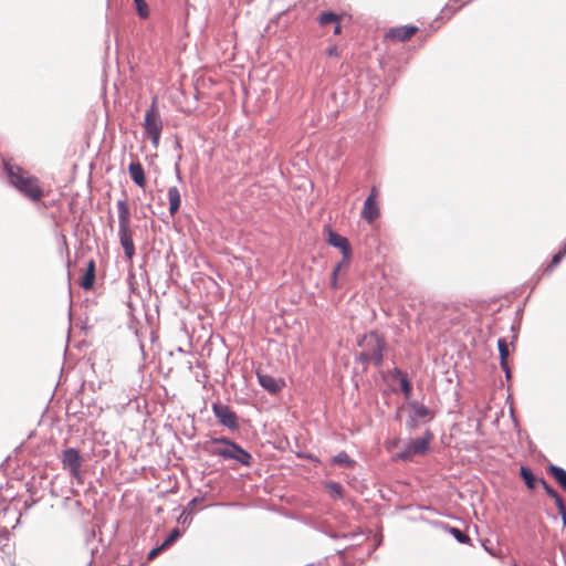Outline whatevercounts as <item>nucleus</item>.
Instances as JSON below:
<instances>
[{
    "mask_svg": "<svg viewBox=\"0 0 566 566\" xmlns=\"http://www.w3.org/2000/svg\"><path fill=\"white\" fill-rule=\"evenodd\" d=\"M328 489L331 490V492L336 495V496H342V493H343V486L337 483V482H331L328 484Z\"/></svg>",
    "mask_w": 566,
    "mask_h": 566,
    "instance_id": "cd10ccee",
    "label": "nucleus"
},
{
    "mask_svg": "<svg viewBox=\"0 0 566 566\" xmlns=\"http://www.w3.org/2000/svg\"><path fill=\"white\" fill-rule=\"evenodd\" d=\"M167 198L169 202V212L171 216H175L179 209L181 203V193L178 187L171 186L167 190Z\"/></svg>",
    "mask_w": 566,
    "mask_h": 566,
    "instance_id": "4468645a",
    "label": "nucleus"
},
{
    "mask_svg": "<svg viewBox=\"0 0 566 566\" xmlns=\"http://www.w3.org/2000/svg\"><path fill=\"white\" fill-rule=\"evenodd\" d=\"M497 348L500 354V365L506 368V360L509 357V346L504 338L497 339Z\"/></svg>",
    "mask_w": 566,
    "mask_h": 566,
    "instance_id": "412c9836",
    "label": "nucleus"
},
{
    "mask_svg": "<svg viewBox=\"0 0 566 566\" xmlns=\"http://www.w3.org/2000/svg\"><path fill=\"white\" fill-rule=\"evenodd\" d=\"M134 4L139 18L147 19L149 17V8L145 0H134Z\"/></svg>",
    "mask_w": 566,
    "mask_h": 566,
    "instance_id": "5701e85b",
    "label": "nucleus"
},
{
    "mask_svg": "<svg viewBox=\"0 0 566 566\" xmlns=\"http://www.w3.org/2000/svg\"><path fill=\"white\" fill-rule=\"evenodd\" d=\"M128 171L133 181L144 188L146 186V177L144 167L139 161H133L129 164Z\"/></svg>",
    "mask_w": 566,
    "mask_h": 566,
    "instance_id": "ddd939ff",
    "label": "nucleus"
},
{
    "mask_svg": "<svg viewBox=\"0 0 566 566\" xmlns=\"http://www.w3.org/2000/svg\"><path fill=\"white\" fill-rule=\"evenodd\" d=\"M501 368L503 369V371L505 373L506 378L509 379L511 377V373H510L509 366L506 365V368L505 367H501Z\"/></svg>",
    "mask_w": 566,
    "mask_h": 566,
    "instance_id": "c9c22d12",
    "label": "nucleus"
},
{
    "mask_svg": "<svg viewBox=\"0 0 566 566\" xmlns=\"http://www.w3.org/2000/svg\"><path fill=\"white\" fill-rule=\"evenodd\" d=\"M357 360L361 363H369L371 361V357L363 349V352L357 356Z\"/></svg>",
    "mask_w": 566,
    "mask_h": 566,
    "instance_id": "72a5a7b5",
    "label": "nucleus"
},
{
    "mask_svg": "<svg viewBox=\"0 0 566 566\" xmlns=\"http://www.w3.org/2000/svg\"><path fill=\"white\" fill-rule=\"evenodd\" d=\"M346 262H347V260H345V259L343 258V261H342V262H339L338 264H340V268H342V266H344V264H345Z\"/></svg>",
    "mask_w": 566,
    "mask_h": 566,
    "instance_id": "e433bc0d",
    "label": "nucleus"
},
{
    "mask_svg": "<svg viewBox=\"0 0 566 566\" xmlns=\"http://www.w3.org/2000/svg\"><path fill=\"white\" fill-rule=\"evenodd\" d=\"M167 547L164 546V544L153 548L149 553H148V556H147V559L148 560H153L155 559L161 552H164Z\"/></svg>",
    "mask_w": 566,
    "mask_h": 566,
    "instance_id": "bb28decb",
    "label": "nucleus"
},
{
    "mask_svg": "<svg viewBox=\"0 0 566 566\" xmlns=\"http://www.w3.org/2000/svg\"><path fill=\"white\" fill-rule=\"evenodd\" d=\"M256 377L259 385L271 394L279 392L285 386V382L282 378H275L261 371H256Z\"/></svg>",
    "mask_w": 566,
    "mask_h": 566,
    "instance_id": "1a4fd4ad",
    "label": "nucleus"
},
{
    "mask_svg": "<svg viewBox=\"0 0 566 566\" xmlns=\"http://www.w3.org/2000/svg\"><path fill=\"white\" fill-rule=\"evenodd\" d=\"M62 464L63 468L69 470L70 475L76 479L78 482H82V472L81 467L83 459L78 452V450L74 448H67L62 453Z\"/></svg>",
    "mask_w": 566,
    "mask_h": 566,
    "instance_id": "423d86ee",
    "label": "nucleus"
},
{
    "mask_svg": "<svg viewBox=\"0 0 566 566\" xmlns=\"http://www.w3.org/2000/svg\"><path fill=\"white\" fill-rule=\"evenodd\" d=\"M358 345L363 347L364 350L371 357V361L380 367L384 361V353L387 348V344L385 338L373 331L368 334H365L361 339L358 342Z\"/></svg>",
    "mask_w": 566,
    "mask_h": 566,
    "instance_id": "20e7f679",
    "label": "nucleus"
},
{
    "mask_svg": "<svg viewBox=\"0 0 566 566\" xmlns=\"http://www.w3.org/2000/svg\"><path fill=\"white\" fill-rule=\"evenodd\" d=\"M339 270H340V264H336L332 272L331 284L334 289L337 287V276H338Z\"/></svg>",
    "mask_w": 566,
    "mask_h": 566,
    "instance_id": "7c9ffc66",
    "label": "nucleus"
},
{
    "mask_svg": "<svg viewBox=\"0 0 566 566\" xmlns=\"http://www.w3.org/2000/svg\"><path fill=\"white\" fill-rule=\"evenodd\" d=\"M449 532L461 544H467L470 542V537L457 527H450Z\"/></svg>",
    "mask_w": 566,
    "mask_h": 566,
    "instance_id": "b1692460",
    "label": "nucleus"
},
{
    "mask_svg": "<svg viewBox=\"0 0 566 566\" xmlns=\"http://www.w3.org/2000/svg\"><path fill=\"white\" fill-rule=\"evenodd\" d=\"M564 253H566V245L564 247Z\"/></svg>",
    "mask_w": 566,
    "mask_h": 566,
    "instance_id": "ea45409f",
    "label": "nucleus"
},
{
    "mask_svg": "<svg viewBox=\"0 0 566 566\" xmlns=\"http://www.w3.org/2000/svg\"><path fill=\"white\" fill-rule=\"evenodd\" d=\"M180 536V532L178 528H174L171 531V533L169 534V536L164 541V546H166L167 548L174 543L176 542Z\"/></svg>",
    "mask_w": 566,
    "mask_h": 566,
    "instance_id": "a878e982",
    "label": "nucleus"
},
{
    "mask_svg": "<svg viewBox=\"0 0 566 566\" xmlns=\"http://www.w3.org/2000/svg\"><path fill=\"white\" fill-rule=\"evenodd\" d=\"M396 375L400 382L401 391L403 392L405 397L408 399L411 396V384L407 377L406 374L401 373L400 370L396 369Z\"/></svg>",
    "mask_w": 566,
    "mask_h": 566,
    "instance_id": "6ab92c4d",
    "label": "nucleus"
},
{
    "mask_svg": "<svg viewBox=\"0 0 566 566\" xmlns=\"http://www.w3.org/2000/svg\"><path fill=\"white\" fill-rule=\"evenodd\" d=\"M219 340H220V343H221L222 345H224V340H223V338H222V337H219Z\"/></svg>",
    "mask_w": 566,
    "mask_h": 566,
    "instance_id": "58836bf2",
    "label": "nucleus"
},
{
    "mask_svg": "<svg viewBox=\"0 0 566 566\" xmlns=\"http://www.w3.org/2000/svg\"><path fill=\"white\" fill-rule=\"evenodd\" d=\"M203 502H206V499L205 497H195L190 503H189V510H190V513L195 512L197 510V507L199 505H201Z\"/></svg>",
    "mask_w": 566,
    "mask_h": 566,
    "instance_id": "c756f323",
    "label": "nucleus"
},
{
    "mask_svg": "<svg viewBox=\"0 0 566 566\" xmlns=\"http://www.w3.org/2000/svg\"><path fill=\"white\" fill-rule=\"evenodd\" d=\"M340 32H342V27L338 21V22H336V25L334 28V34H339Z\"/></svg>",
    "mask_w": 566,
    "mask_h": 566,
    "instance_id": "f704fd0d",
    "label": "nucleus"
},
{
    "mask_svg": "<svg viewBox=\"0 0 566 566\" xmlns=\"http://www.w3.org/2000/svg\"><path fill=\"white\" fill-rule=\"evenodd\" d=\"M538 482L542 484L546 494L551 496L554 501H556L557 497H560L559 494L549 484H547V482L544 479H538Z\"/></svg>",
    "mask_w": 566,
    "mask_h": 566,
    "instance_id": "393cba45",
    "label": "nucleus"
},
{
    "mask_svg": "<svg viewBox=\"0 0 566 566\" xmlns=\"http://www.w3.org/2000/svg\"><path fill=\"white\" fill-rule=\"evenodd\" d=\"M10 184L17 188L23 196L32 201H39L44 197V190L40 180L15 165H4Z\"/></svg>",
    "mask_w": 566,
    "mask_h": 566,
    "instance_id": "f257e3e1",
    "label": "nucleus"
},
{
    "mask_svg": "<svg viewBox=\"0 0 566 566\" xmlns=\"http://www.w3.org/2000/svg\"><path fill=\"white\" fill-rule=\"evenodd\" d=\"M555 504L557 506L559 515L562 517L566 516V507H565L563 499L562 497H557V500L555 501Z\"/></svg>",
    "mask_w": 566,
    "mask_h": 566,
    "instance_id": "2f4dec72",
    "label": "nucleus"
},
{
    "mask_svg": "<svg viewBox=\"0 0 566 566\" xmlns=\"http://www.w3.org/2000/svg\"><path fill=\"white\" fill-rule=\"evenodd\" d=\"M332 463L334 465L344 467V468H352L356 464V462L345 451L338 452L332 459Z\"/></svg>",
    "mask_w": 566,
    "mask_h": 566,
    "instance_id": "f3484780",
    "label": "nucleus"
},
{
    "mask_svg": "<svg viewBox=\"0 0 566 566\" xmlns=\"http://www.w3.org/2000/svg\"><path fill=\"white\" fill-rule=\"evenodd\" d=\"M565 254L566 253H564V249L562 251H559L558 253L554 254L552 258V262L549 264V269L557 266Z\"/></svg>",
    "mask_w": 566,
    "mask_h": 566,
    "instance_id": "c85d7f7f",
    "label": "nucleus"
},
{
    "mask_svg": "<svg viewBox=\"0 0 566 566\" xmlns=\"http://www.w3.org/2000/svg\"><path fill=\"white\" fill-rule=\"evenodd\" d=\"M117 212L119 242L124 249L125 256L128 261H132L135 255V245L133 231L130 229V210L127 200L117 201Z\"/></svg>",
    "mask_w": 566,
    "mask_h": 566,
    "instance_id": "f03ea898",
    "label": "nucleus"
},
{
    "mask_svg": "<svg viewBox=\"0 0 566 566\" xmlns=\"http://www.w3.org/2000/svg\"><path fill=\"white\" fill-rule=\"evenodd\" d=\"M432 439V433L430 431L426 432L424 438H417L410 440L403 448V450L398 453V459L403 461H409L416 454H422L428 450L429 441Z\"/></svg>",
    "mask_w": 566,
    "mask_h": 566,
    "instance_id": "0eeeda50",
    "label": "nucleus"
},
{
    "mask_svg": "<svg viewBox=\"0 0 566 566\" xmlns=\"http://www.w3.org/2000/svg\"><path fill=\"white\" fill-rule=\"evenodd\" d=\"M520 474H521L522 479L524 480L526 486L530 490H534L535 486H536V481L537 480L534 476L532 470L530 468H526V467H521Z\"/></svg>",
    "mask_w": 566,
    "mask_h": 566,
    "instance_id": "a211bd4d",
    "label": "nucleus"
},
{
    "mask_svg": "<svg viewBox=\"0 0 566 566\" xmlns=\"http://www.w3.org/2000/svg\"><path fill=\"white\" fill-rule=\"evenodd\" d=\"M409 406L412 409V415L416 418H426L431 415V411L428 407H426L424 405H421L417 401L410 402Z\"/></svg>",
    "mask_w": 566,
    "mask_h": 566,
    "instance_id": "aec40b11",
    "label": "nucleus"
},
{
    "mask_svg": "<svg viewBox=\"0 0 566 566\" xmlns=\"http://www.w3.org/2000/svg\"><path fill=\"white\" fill-rule=\"evenodd\" d=\"M338 21H339V15H337L336 13L331 12V11L323 12L318 17V23L321 25H326V24H329V23H336Z\"/></svg>",
    "mask_w": 566,
    "mask_h": 566,
    "instance_id": "4be33fe9",
    "label": "nucleus"
},
{
    "mask_svg": "<svg viewBox=\"0 0 566 566\" xmlns=\"http://www.w3.org/2000/svg\"><path fill=\"white\" fill-rule=\"evenodd\" d=\"M214 417L218 419L221 426L231 432H235L240 429L239 417L226 405L214 403Z\"/></svg>",
    "mask_w": 566,
    "mask_h": 566,
    "instance_id": "6e6552de",
    "label": "nucleus"
},
{
    "mask_svg": "<svg viewBox=\"0 0 566 566\" xmlns=\"http://www.w3.org/2000/svg\"><path fill=\"white\" fill-rule=\"evenodd\" d=\"M563 524L566 527V515L562 517Z\"/></svg>",
    "mask_w": 566,
    "mask_h": 566,
    "instance_id": "4c0bfd02",
    "label": "nucleus"
},
{
    "mask_svg": "<svg viewBox=\"0 0 566 566\" xmlns=\"http://www.w3.org/2000/svg\"><path fill=\"white\" fill-rule=\"evenodd\" d=\"M547 472L556 480L559 486L566 491V470L555 464H549Z\"/></svg>",
    "mask_w": 566,
    "mask_h": 566,
    "instance_id": "dca6fc26",
    "label": "nucleus"
},
{
    "mask_svg": "<svg viewBox=\"0 0 566 566\" xmlns=\"http://www.w3.org/2000/svg\"><path fill=\"white\" fill-rule=\"evenodd\" d=\"M144 127L153 145L157 147L161 135L163 124L155 102H153L150 108L145 114Z\"/></svg>",
    "mask_w": 566,
    "mask_h": 566,
    "instance_id": "39448f33",
    "label": "nucleus"
},
{
    "mask_svg": "<svg viewBox=\"0 0 566 566\" xmlns=\"http://www.w3.org/2000/svg\"><path fill=\"white\" fill-rule=\"evenodd\" d=\"M418 418H416L413 415H410L409 419L406 422V426L409 430H413L418 427Z\"/></svg>",
    "mask_w": 566,
    "mask_h": 566,
    "instance_id": "473e14b6",
    "label": "nucleus"
},
{
    "mask_svg": "<svg viewBox=\"0 0 566 566\" xmlns=\"http://www.w3.org/2000/svg\"><path fill=\"white\" fill-rule=\"evenodd\" d=\"M95 282V262L91 260L87 264V270L85 274L83 275L80 285L84 290H91Z\"/></svg>",
    "mask_w": 566,
    "mask_h": 566,
    "instance_id": "2eb2a0df",
    "label": "nucleus"
},
{
    "mask_svg": "<svg viewBox=\"0 0 566 566\" xmlns=\"http://www.w3.org/2000/svg\"><path fill=\"white\" fill-rule=\"evenodd\" d=\"M417 30L418 28L412 25L392 28L387 32V36L403 42L409 40L417 32Z\"/></svg>",
    "mask_w": 566,
    "mask_h": 566,
    "instance_id": "f8f14e48",
    "label": "nucleus"
},
{
    "mask_svg": "<svg viewBox=\"0 0 566 566\" xmlns=\"http://www.w3.org/2000/svg\"><path fill=\"white\" fill-rule=\"evenodd\" d=\"M328 243L333 245L334 248H337L340 250L345 260H348L352 253V249L349 245V242L347 238L329 230L328 231Z\"/></svg>",
    "mask_w": 566,
    "mask_h": 566,
    "instance_id": "9b49d317",
    "label": "nucleus"
},
{
    "mask_svg": "<svg viewBox=\"0 0 566 566\" xmlns=\"http://www.w3.org/2000/svg\"><path fill=\"white\" fill-rule=\"evenodd\" d=\"M377 195V190L373 187L370 195L366 198L363 207L361 216L369 223L373 222L379 216V209L376 205L375 197Z\"/></svg>",
    "mask_w": 566,
    "mask_h": 566,
    "instance_id": "9d476101",
    "label": "nucleus"
},
{
    "mask_svg": "<svg viewBox=\"0 0 566 566\" xmlns=\"http://www.w3.org/2000/svg\"><path fill=\"white\" fill-rule=\"evenodd\" d=\"M214 444H219L214 447V454L245 467L251 465L252 455L238 443L227 438H214Z\"/></svg>",
    "mask_w": 566,
    "mask_h": 566,
    "instance_id": "7ed1b4c3",
    "label": "nucleus"
}]
</instances>
